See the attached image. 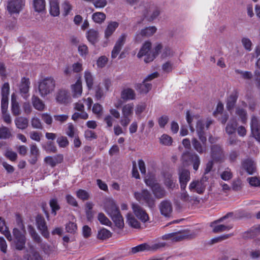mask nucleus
<instances>
[{"mask_svg": "<svg viewBox=\"0 0 260 260\" xmlns=\"http://www.w3.org/2000/svg\"><path fill=\"white\" fill-rule=\"evenodd\" d=\"M112 235V234L110 231L103 228L99 231L97 238L99 239L104 240L110 238Z\"/></svg>", "mask_w": 260, "mask_h": 260, "instance_id": "48", "label": "nucleus"}, {"mask_svg": "<svg viewBox=\"0 0 260 260\" xmlns=\"http://www.w3.org/2000/svg\"><path fill=\"white\" fill-rule=\"evenodd\" d=\"M167 245L165 242H156L148 244V251L155 252L164 248Z\"/></svg>", "mask_w": 260, "mask_h": 260, "instance_id": "40", "label": "nucleus"}, {"mask_svg": "<svg viewBox=\"0 0 260 260\" xmlns=\"http://www.w3.org/2000/svg\"><path fill=\"white\" fill-rule=\"evenodd\" d=\"M260 234V224L252 227L249 230L243 234V237L245 238H252L256 235Z\"/></svg>", "mask_w": 260, "mask_h": 260, "instance_id": "28", "label": "nucleus"}, {"mask_svg": "<svg viewBox=\"0 0 260 260\" xmlns=\"http://www.w3.org/2000/svg\"><path fill=\"white\" fill-rule=\"evenodd\" d=\"M106 19V15L103 12H96L92 15V19L98 23H101Z\"/></svg>", "mask_w": 260, "mask_h": 260, "instance_id": "54", "label": "nucleus"}, {"mask_svg": "<svg viewBox=\"0 0 260 260\" xmlns=\"http://www.w3.org/2000/svg\"><path fill=\"white\" fill-rule=\"evenodd\" d=\"M127 37V35L125 34H123L121 35V36L118 38L117 41L111 53V57L113 59L115 58L117 55L119 54L120 51L121 50V48L123 45L124 44L126 39Z\"/></svg>", "mask_w": 260, "mask_h": 260, "instance_id": "15", "label": "nucleus"}, {"mask_svg": "<svg viewBox=\"0 0 260 260\" xmlns=\"http://www.w3.org/2000/svg\"><path fill=\"white\" fill-rule=\"evenodd\" d=\"M63 10V15L64 16H67L72 9V5L67 1H64L61 5Z\"/></svg>", "mask_w": 260, "mask_h": 260, "instance_id": "59", "label": "nucleus"}, {"mask_svg": "<svg viewBox=\"0 0 260 260\" xmlns=\"http://www.w3.org/2000/svg\"><path fill=\"white\" fill-rule=\"evenodd\" d=\"M92 112L96 115L97 117H100L103 115L102 106L98 103L94 104Z\"/></svg>", "mask_w": 260, "mask_h": 260, "instance_id": "62", "label": "nucleus"}, {"mask_svg": "<svg viewBox=\"0 0 260 260\" xmlns=\"http://www.w3.org/2000/svg\"><path fill=\"white\" fill-rule=\"evenodd\" d=\"M208 178L204 175L200 179L194 180L189 184V189L199 194L203 193L208 184Z\"/></svg>", "mask_w": 260, "mask_h": 260, "instance_id": "3", "label": "nucleus"}, {"mask_svg": "<svg viewBox=\"0 0 260 260\" xmlns=\"http://www.w3.org/2000/svg\"><path fill=\"white\" fill-rule=\"evenodd\" d=\"M66 134L69 137L74 138L78 135V132L77 129L72 123H69L66 130Z\"/></svg>", "mask_w": 260, "mask_h": 260, "instance_id": "45", "label": "nucleus"}, {"mask_svg": "<svg viewBox=\"0 0 260 260\" xmlns=\"http://www.w3.org/2000/svg\"><path fill=\"white\" fill-rule=\"evenodd\" d=\"M222 179L228 181L233 177V173L229 168H227L220 175Z\"/></svg>", "mask_w": 260, "mask_h": 260, "instance_id": "57", "label": "nucleus"}, {"mask_svg": "<svg viewBox=\"0 0 260 260\" xmlns=\"http://www.w3.org/2000/svg\"><path fill=\"white\" fill-rule=\"evenodd\" d=\"M156 31V28L155 26H150L143 29L136 35V39L137 41H141L140 37H148L153 35Z\"/></svg>", "mask_w": 260, "mask_h": 260, "instance_id": "24", "label": "nucleus"}, {"mask_svg": "<svg viewBox=\"0 0 260 260\" xmlns=\"http://www.w3.org/2000/svg\"><path fill=\"white\" fill-rule=\"evenodd\" d=\"M68 92L64 90H59L56 93V100L57 102L64 104L68 102Z\"/></svg>", "mask_w": 260, "mask_h": 260, "instance_id": "33", "label": "nucleus"}, {"mask_svg": "<svg viewBox=\"0 0 260 260\" xmlns=\"http://www.w3.org/2000/svg\"><path fill=\"white\" fill-rule=\"evenodd\" d=\"M132 208L135 215L143 222L147 221L149 218L146 211L139 205L132 204Z\"/></svg>", "mask_w": 260, "mask_h": 260, "instance_id": "12", "label": "nucleus"}, {"mask_svg": "<svg viewBox=\"0 0 260 260\" xmlns=\"http://www.w3.org/2000/svg\"><path fill=\"white\" fill-rule=\"evenodd\" d=\"M151 191L156 199H160L165 198L167 196V191L160 184H155V185L152 186Z\"/></svg>", "mask_w": 260, "mask_h": 260, "instance_id": "20", "label": "nucleus"}, {"mask_svg": "<svg viewBox=\"0 0 260 260\" xmlns=\"http://www.w3.org/2000/svg\"><path fill=\"white\" fill-rule=\"evenodd\" d=\"M56 86V81L52 77H47L39 82L38 89L40 95L44 98L54 91Z\"/></svg>", "mask_w": 260, "mask_h": 260, "instance_id": "2", "label": "nucleus"}, {"mask_svg": "<svg viewBox=\"0 0 260 260\" xmlns=\"http://www.w3.org/2000/svg\"><path fill=\"white\" fill-rule=\"evenodd\" d=\"M247 180L251 186L260 187V178L257 177H251L247 178Z\"/></svg>", "mask_w": 260, "mask_h": 260, "instance_id": "64", "label": "nucleus"}, {"mask_svg": "<svg viewBox=\"0 0 260 260\" xmlns=\"http://www.w3.org/2000/svg\"><path fill=\"white\" fill-rule=\"evenodd\" d=\"M14 237V244L17 250H22L25 247L26 238L25 235L18 229L14 228L13 230Z\"/></svg>", "mask_w": 260, "mask_h": 260, "instance_id": "7", "label": "nucleus"}, {"mask_svg": "<svg viewBox=\"0 0 260 260\" xmlns=\"http://www.w3.org/2000/svg\"><path fill=\"white\" fill-rule=\"evenodd\" d=\"M162 48V45L161 44H157L154 48V51H151V54L149 55L148 57L146 58H144V61L146 63L152 61L155 57L158 55L160 50Z\"/></svg>", "mask_w": 260, "mask_h": 260, "instance_id": "31", "label": "nucleus"}, {"mask_svg": "<svg viewBox=\"0 0 260 260\" xmlns=\"http://www.w3.org/2000/svg\"><path fill=\"white\" fill-rule=\"evenodd\" d=\"M15 123L18 128L24 129L27 127L28 121L25 117H19L15 119Z\"/></svg>", "mask_w": 260, "mask_h": 260, "instance_id": "32", "label": "nucleus"}, {"mask_svg": "<svg viewBox=\"0 0 260 260\" xmlns=\"http://www.w3.org/2000/svg\"><path fill=\"white\" fill-rule=\"evenodd\" d=\"M198 234V231H190V230H183L174 232L173 242H177L185 239H191L194 238Z\"/></svg>", "mask_w": 260, "mask_h": 260, "instance_id": "6", "label": "nucleus"}, {"mask_svg": "<svg viewBox=\"0 0 260 260\" xmlns=\"http://www.w3.org/2000/svg\"><path fill=\"white\" fill-rule=\"evenodd\" d=\"M63 158L62 155L59 154L54 157H46L44 159V161L52 167H54L57 164L61 163L63 160Z\"/></svg>", "mask_w": 260, "mask_h": 260, "instance_id": "26", "label": "nucleus"}, {"mask_svg": "<svg viewBox=\"0 0 260 260\" xmlns=\"http://www.w3.org/2000/svg\"><path fill=\"white\" fill-rule=\"evenodd\" d=\"M211 157L215 162H223L225 159V154L223 148L219 144L211 146Z\"/></svg>", "mask_w": 260, "mask_h": 260, "instance_id": "5", "label": "nucleus"}, {"mask_svg": "<svg viewBox=\"0 0 260 260\" xmlns=\"http://www.w3.org/2000/svg\"><path fill=\"white\" fill-rule=\"evenodd\" d=\"M126 222L129 225L134 228L139 229L140 228V222L135 218L132 213H129L127 214Z\"/></svg>", "mask_w": 260, "mask_h": 260, "instance_id": "36", "label": "nucleus"}, {"mask_svg": "<svg viewBox=\"0 0 260 260\" xmlns=\"http://www.w3.org/2000/svg\"><path fill=\"white\" fill-rule=\"evenodd\" d=\"M199 139L201 141L200 142L196 138H193L191 140V143L192 146L194 150L198 152L199 154H202L205 153L207 151V138L204 137V140L202 139V138L199 137Z\"/></svg>", "mask_w": 260, "mask_h": 260, "instance_id": "10", "label": "nucleus"}, {"mask_svg": "<svg viewBox=\"0 0 260 260\" xmlns=\"http://www.w3.org/2000/svg\"><path fill=\"white\" fill-rule=\"evenodd\" d=\"M40 248L45 254L48 255L56 251V247L55 246L48 245L47 243H41Z\"/></svg>", "mask_w": 260, "mask_h": 260, "instance_id": "47", "label": "nucleus"}, {"mask_svg": "<svg viewBox=\"0 0 260 260\" xmlns=\"http://www.w3.org/2000/svg\"><path fill=\"white\" fill-rule=\"evenodd\" d=\"M4 156L12 161H16L18 155L16 152L12 151V149H7L4 153Z\"/></svg>", "mask_w": 260, "mask_h": 260, "instance_id": "53", "label": "nucleus"}, {"mask_svg": "<svg viewBox=\"0 0 260 260\" xmlns=\"http://www.w3.org/2000/svg\"><path fill=\"white\" fill-rule=\"evenodd\" d=\"M238 126V123L236 120L233 119L230 120L227 124L225 127V131L229 135H232L234 134Z\"/></svg>", "mask_w": 260, "mask_h": 260, "instance_id": "43", "label": "nucleus"}, {"mask_svg": "<svg viewBox=\"0 0 260 260\" xmlns=\"http://www.w3.org/2000/svg\"><path fill=\"white\" fill-rule=\"evenodd\" d=\"M250 128L252 136L260 143V121L254 115L251 116Z\"/></svg>", "mask_w": 260, "mask_h": 260, "instance_id": "8", "label": "nucleus"}, {"mask_svg": "<svg viewBox=\"0 0 260 260\" xmlns=\"http://www.w3.org/2000/svg\"><path fill=\"white\" fill-rule=\"evenodd\" d=\"M88 117V115L85 111H79L73 114L72 119L74 121H76L79 118L85 120L87 119Z\"/></svg>", "mask_w": 260, "mask_h": 260, "instance_id": "55", "label": "nucleus"}, {"mask_svg": "<svg viewBox=\"0 0 260 260\" xmlns=\"http://www.w3.org/2000/svg\"><path fill=\"white\" fill-rule=\"evenodd\" d=\"M12 137V133L9 128L6 126L0 127V139H9Z\"/></svg>", "mask_w": 260, "mask_h": 260, "instance_id": "50", "label": "nucleus"}, {"mask_svg": "<svg viewBox=\"0 0 260 260\" xmlns=\"http://www.w3.org/2000/svg\"><path fill=\"white\" fill-rule=\"evenodd\" d=\"M50 14L53 16H57L60 14L59 2L58 0H49Z\"/></svg>", "mask_w": 260, "mask_h": 260, "instance_id": "27", "label": "nucleus"}, {"mask_svg": "<svg viewBox=\"0 0 260 260\" xmlns=\"http://www.w3.org/2000/svg\"><path fill=\"white\" fill-rule=\"evenodd\" d=\"M135 87L141 93H147L151 89L152 85L150 83H147L143 81L142 83H137Z\"/></svg>", "mask_w": 260, "mask_h": 260, "instance_id": "30", "label": "nucleus"}, {"mask_svg": "<svg viewBox=\"0 0 260 260\" xmlns=\"http://www.w3.org/2000/svg\"><path fill=\"white\" fill-rule=\"evenodd\" d=\"M98 219L102 224L110 226L112 224L110 220L103 213H99Z\"/></svg>", "mask_w": 260, "mask_h": 260, "instance_id": "56", "label": "nucleus"}, {"mask_svg": "<svg viewBox=\"0 0 260 260\" xmlns=\"http://www.w3.org/2000/svg\"><path fill=\"white\" fill-rule=\"evenodd\" d=\"M24 260H43V257L40 252L33 245L29 246L23 256Z\"/></svg>", "mask_w": 260, "mask_h": 260, "instance_id": "9", "label": "nucleus"}, {"mask_svg": "<svg viewBox=\"0 0 260 260\" xmlns=\"http://www.w3.org/2000/svg\"><path fill=\"white\" fill-rule=\"evenodd\" d=\"M178 174L181 189H184L187 183L190 180V172L186 169L180 168Z\"/></svg>", "mask_w": 260, "mask_h": 260, "instance_id": "17", "label": "nucleus"}, {"mask_svg": "<svg viewBox=\"0 0 260 260\" xmlns=\"http://www.w3.org/2000/svg\"><path fill=\"white\" fill-rule=\"evenodd\" d=\"M159 14V10L157 8H154L152 7L149 8L148 11H147V12L144 14V15L146 17H149V20H152L155 18H156Z\"/></svg>", "mask_w": 260, "mask_h": 260, "instance_id": "44", "label": "nucleus"}, {"mask_svg": "<svg viewBox=\"0 0 260 260\" xmlns=\"http://www.w3.org/2000/svg\"><path fill=\"white\" fill-rule=\"evenodd\" d=\"M36 221L37 228L40 231L42 235L46 238H49V233L48 231L46 222L44 218L42 215H38L36 217Z\"/></svg>", "mask_w": 260, "mask_h": 260, "instance_id": "14", "label": "nucleus"}, {"mask_svg": "<svg viewBox=\"0 0 260 260\" xmlns=\"http://www.w3.org/2000/svg\"><path fill=\"white\" fill-rule=\"evenodd\" d=\"M164 184L168 189L173 190L176 186L175 182L174 181L171 176L166 178Z\"/></svg>", "mask_w": 260, "mask_h": 260, "instance_id": "61", "label": "nucleus"}, {"mask_svg": "<svg viewBox=\"0 0 260 260\" xmlns=\"http://www.w3.org/2000/svg\"><path fill=\"white\" fill-rule=\"evenodd\" d=\"M23 5V0H12L8 3L7 10L10 14L19 13Z\"/></svg>", "mask_w": 260, "mask_h": 260, "instance_id": "16", "label": "nucleus"}, {"mask_svg": "<svg viewBox=\"0 0 260 260\" xmlns=\"http://www.w3.org/2000/svg\"><path fill=\"white\" fill-rule=\"evenodd\" d=\"M241 168L245 170L249 175L254 174L256 171V164L250 158L244 159L241 161Z\"/></svg>", "mask_w": 260, "mask_h": 260, "instance_id": "13", "label": "nucleus"}, {"mask_svg": "<svg viewBox=\"0 0 260 260\" xmlns=\"http://www.w3.org/2000/svg\"><path fill=\"white\" fill-rule=\"evenodd\" d=\"M196 153H191L188 151L184 152L181 156V159L183 164L184 165L188 166L194 157V155H196Z\"/></svg>", "mask_w": 260, "mask_h": 260, "instance_id": "39", "label": "nucleus"}, {"mask_svg": "<svg viewBox=\"0 0 260 260\" xmlns=\"http://www.w3.org/2000/svg\"><path fill=\"white\" fill-rule=\"evenodd\" d=\"M30 82L28 78H23L19 85V90L24 98H27L26 94L29 91Z\"/></svg>", "mask_w": 260, "mask_h": 260, "instance_id": "23", "label": "nucleus"}, {"mask_svg": "<svg viewBox=\"0 0 260 260\" xmlns=\"http://www.w3.org/2000/svg\"><path fill=\"white\" fill-rule=\"evenodd\" d=\"M148 251V243H144L131 248L130 253L132 254L139 252Z\"/></svg>", "mask_w": 260, "mask_h": 260, "instance_id": "52", "label": "nucleus"}, {"mask_svg": "<svg viewBox=\"0 0 260 260\" xmlns=\"http://www.w3.org/2000/svg\"><path fill=\"white\" fill-rule=\"evenodd\" d=\"M45 0H33V7L35 11L41 12L45 9Z\"/></svg>", "mask_w": 260, "mask_h": 260, "instance_id": "41", "label": "nucleus"}, {"mask_svg": "<svg viewBox=\"0 0 260 260\" xmlns=\"http://www.w3.org/2000/svg\"><path fill=\"white\" fill-rule=\"evenodd\" d=\"M232 213H229L225 216L221 217L220 218L212 222L210 224V226L213 228L212 231L214 233H221L224 231H229L233 228L232 224L224 225V224H217L222 221L224 219L228 218L229 216H232Z\"/></svg>", "mask_w": 260, "mask_h": 260, "instance_id": "4", "label": "nucleus"}, {"mask_svg": "<svg viewBox=\"0 0 260 260\" xmlns=\"http://www.w3.org/2000/svg\"><path fill=\"white\" fill-rule=\"evenodd\" d=\"M105 211L111 216L119 212L118 207L116 206L115 202L111 199H107L104 205Z\"/></svg>", "mask_w": 260, "mask_h": 260, "instance_id": "18", "label": "nucleus"}, {"mask_svg": "<svg viewBox=\"0 0 260 260\" xmlns=\"http://www.w3.org/2000/svg\"><path fill=\"white\" fill-rule=\"evenodd\" d=\"M11 112L14 116H19L21 114V109L19 103L14 94L11 95Z\"/></svg>", "mask_w": 260, "mask_h": 260, "instance_id": "25", "label": "nucleus"}, {"mask_svg": "<svg viewBox=\"0 0 260 260\" xmlns=\"http://www.w3.org/2000/svg\"><path fill=\"white\" fill-rule=\"evenodd\" d=\"M197 133L198 137L202 138V139L204 140V137H206L205 136V133L204 131V123L201 120H198L196 125Z\"/></svg>", "mask_w": 260, "mask_h": 260, "instance_id": "51", "label": "nucleus"}, {"mask_svg": "<svg viewBox=\"0 0 260 260\" xmlns=\"http://www.w3.org/2000/svg\"><path fill=\"white\" fill-rule=\"evenodd\" d=\"M236 114L239 117L243 123H246L247 119V113L244 109L237 107L235 111Z\"/></svg>", "mask_w": 260, "mask_h": 260, "instance_id": "46", "label": "nucleus"}, {"mask_svg": "<svg viewBox=\"0 0 260 260\" xmlns=\"http://www.w3.org/2000/svg\"><path fill=\"white\" fill-rule=\"evenodd\" d=\"M84 77L88 89H91L93 85V77L92 74L88 71H86Z\"/></svg>", "mask_w": 260, "mask_h": 260, "instance_id": "49", "label": "nucleus"}, {"mask_svg": "<svg viewBox=\"0 0 260 260\" xmlns=\"http://www.w3.org/2000/svg\"><path fill=\"white\" fill-rule=\"evenodd\" d=\"M72 95L74 98L80 97L82 93V85L80 79H79L76 82L71 86Z\"/></svg>", "mask_w": 260, "mask_h": 260, "instance_id": "22", "label": "nucleus"}, {"mask_svg": "<svg viewBox=\"0 0 260 260\" xmlns=\"http://www.w3.org/2000/svg\"><path fill=\"white\" fill-rule=\"evenodd\" d=\"M31 102L34 107L37 110L42 111L45 108V105L42 100L39 97L33 95L31 98Z\"/></svg>", "mask_w": 260, "mask_h": 260, "instance_id": "29", "label": "nucleus"}, {"mask_svg": "<svg viewBox=\"0 0 260 260\" xmlns=\"http://www.w3.org/2000/svg\"><path fill=\"white\" fill-rule=\"evenodd\" d=\"M115 225L119 229H122L124 226V221L120 211L117 214H115L110 216Z\"/></svg>", "mask_w": 260, "mask_h": 260, "instance_id": "37", "label": "nucleus"}, {"mask_svg": "<svg viewBox=\"0 0 260 260\" xmlns=\"http://www.w3.org/2000/svg\"><path fill=\"white\" fill-rule=\"evenodd\" d=\"M237 98L238 95L237 92L232 93L228 98L227 100L226 108L229 111L233 109L237 100Z\"/></svg>", "mask_w": 260, "mask_h": 260, "instance_id": "35", "label": "nucleus"}, {"mask_svg": "<svg viewBox=\"0 0 260 260\" xmlns=\"http://www.w3.org/2000/svg\"><path fill=\"white\" fill-rule=\"evenodd\" d=\"M98 37L99 34L96 30L91 29L88 31L87 38L91 44H94L97 42Z\"/></svg>", "mask_w": 260, "mask_h": 260, "instance_id": "42", "label": "nucleus"}, {"mask_svg": "<svg viewBox=\"0 0 260 260\" xmlns=\"http://www.w3.org/2000/svg\"><path fill=\"white\" fill-rule=\"evenodd\" d=\"M118 26V23L116 22L109 23L105 31V37L106 38L110 37Z\"/></svg>", "mask_w": 260, "mask_h": 260, "instance_id": "38", "label": "nucleus"}, {"mask_svg": "<svg viewBox=\"0 0 260 260\" xmlns=\"http://www.w3.org/2000/svg\"><path fill=\"white\" fill-rule=\"evenodd\" d=\"M44 149L49 153H55L57 151V149L54 144L52 142H48L45 146H43Z\"/></svg>", "mask_w": 260, "mask_h": 260, "instance_id": "63", "label": "nucleus"}, {"mask_svg": "<svg viewBox=\"0 0 260 260\" xmlns=\"http://www.w3.org/2000/svg\"><path fill=\"white\" fill-rule=\"evenodd\" d=\"M235 72L237 74L241 75L242 78L244 79L250 80L253 77L252 73L249 71H243L240 70H236Z\"/></svg>", "mask_w": 260, "mask_h": 260, "instance_id": "60", "label": "nucleus"}, {"mask_svg": "<svg viewBox=\"0 0 260 260\" xmlns=\"http://www.w3.org/2000/svg\"><path fill=\"white\" fill-rule=\"evenodd\" d=\"M120 97L124 101L134 100L136 98V93L131 88H125L121 91Z\"/></svg>", "mask_w": 260, "mask_h": 260, "instance_id": "19", "label": "nucleus"}, {"mask_svg": "<svg viewBox=\"0 0 260 260\" xmlns=\"http://www.w3.org/2000/svg\"><path fill=\"white\" fill-rule=\"evenodd\" d=\"M134 196L140 203L145 204L151 210L155 209L156 207L155 199L148 189H143L140 191H135Z\"/></svg>", "mask_w": 260, "mask_h": 260, "instance_id": "1", "label": "nucleus"}, {"mask_svg": "<svg viewBox=\"0 0 260 260\" xmlns=\"http://www.w3.org/2000/svg\"><path fill=\"white\" fill-rule=\"evenodd\" d=\"M77 197L83 201L87 200L89 198V193L85 190L79 189L76 192Z\"/></svg>", "mask_w": 260, "mask_h": 260, "instance_id": "58", "label": "nucleus"}, {"mask_svg": "<svg viewBox=\"0 0 260 260\" xmlns=\"http://www.w3.org/2000/svg\"><path fill=\"white\" fill-rule=\"evenodd\" d=\"M158 208L162 215L167 217L171 216L173 208L172 203L170 200H164L162 201L159 203Z\"/></svg>", "mask_w": 260, "mask_h": 260, "instance_id": "11", "label": "nucleus"}, {"mask_svg": "<svg viewBox=\"0 0 260 260\" xmlns=\"http://www.w3.org/2000/svg\"><path fill=\"white\" fill-rule=\"evenodd\" d=\"M134 107L133 103H128L124 105L122 108V116L131 117L133 114Z\"/></svg>", "mask_w": 260, "mask_h": 260, "instance_id": "34", "label": "nucleus"}, {"mask_svg": "<svg viewBox=\"0 0 260 260\" xmlns=\"http://www.w3.org/2000/svg\"><path fill=\"white\" fill-rule=\"evenodd\" d=\"M151 43L149 41H146L142 45L139 52L137 54L138 58H141L142 57L145 56V58L148 57L149 55L151 54Z\"/></svg>", "mask_w": 260, "mask_h": 260, "instance_id": "21", "label": "nucleus"}]
</instances>
